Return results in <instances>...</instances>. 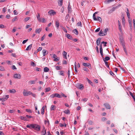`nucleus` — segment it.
<instances>
[{
    "mask_svg": "<svg viewBox=\"0 0 135 135\" xmlns=\"http://www.w3.org/2000/svg\"><path fill=\"white\" fill-rule=\"evenodd\" d=\"M121 5L120 4L115 7H113L110 11L111 12L114 11L116 9H117Z\"/></svg>",
    "mask_w": 135,
    "mask_h": 135,
    "instance_id": "nucleus-10",
    "label": "nucleus"
},
{
    "mask_svg": "<svg viewBox=\"0 0 135 135\" xmlns=\"http://www.w3.org/2000/svg\"><path fill=\"white\" fill-rule=\"evenodd\" d=\"M73 32L76 35H78V31L76 29H75L73 31Z\"/></svg>",
    "mask_w": 135,
    "mask_h": 135,
    "instance_id": "nucleus-30",
    "label": "nucleus"
},
{
    "mask_svg": "<svg viewBox=\"0 0 135 135\" xmlns=\"http://www.w3.org/2000/svg\"><path fill=\"white\" fill-rule=\"evenodd\" d=\"M45 92H47L51 90V89L50 88H48L45 89Z\"/></svg>",
    "mask_w": 135,
    "mask_h": 135,
    "instance_id": "nucleus-37",
    "label": "nucleus"
},
{
    "mask_svg": "<svg viewBox=\"0 0 135 135\" xmlns=\"http://www.w3.org/2000/svg\"><path fill=\"white\" fill-rule=\"evenodd\" d=\"M12 69L13 70L17 69V68L14 65H13L12 66Z\"/></svg>",
    "mask_w": 135,
    "mask_h": 135,
    "instance_id": "nucleus-56",
    "label": "nucleus"
},
{
    "mask_svg": "<svg viewBox=\"0 0 135 135\" xmlns=\"http://www.w3.org/2000/svg\"><path fill=\"white\" fill-rule=\"evenodd\" d=\"M67 54V53L66 52H65L64 51L63 52V56H66Z\"/></svg>",
    "mask_w": 135,
    "mask_h": 135,
    "instance_id": "nucleus-55",
    "label": "nucleus"
},
{
    "mask_svg": "<svg viewBox=\"0 0 135 135\" xmlns=\"http://www.w3.org/2000/svg\"><path fill=\"white\" fill-rule=\"evenodd\" d=\"M108 29L107 28H106L104 31H103V33L104 36H105L107 34V32L108 31Z\"/></svg>",
    "mask_w": 135,
    "mask_h": 135,
    "instance_id": "nucleus-18",
    "label": "nucleus"
},
{
    "mask_svg": "<svg viewBox=\"0 0 135 135\" xmlns=\"http://www.w3.org/2000/svg\"><path fill=\"white\" fill-rule=\"evenodd\" d=\"M15 78L20 79L21 78V75L20 74H15L13 76Z\"/></svg>",
    "mask_w": 135,
    "mask_h": 135,
    "instance_id": "nucleus-6",
    "label": "nucleus"
},
{
    "mask_svg": "<svg viewBox=\"0 0 135 135\" xmlns=\"http://www.w3.org/2000/svg\"><path fill=\"white\" fill-rule=\"evenodd\" d=\"M45 37V35L44 34L43 36L41 37V40H40L41 41H43Z\"/></svg>",
    "mask_w": 135,
    "mask_h": 135,
    "instance_id": "nucleus-45",
    "label": "nucleus"
},
{
    "mask_svg": "<svg viewBox=\"0 0 135 135\" xmlns=\"http://www.w3.org/2000/svg\"><path fill=\"white\" fill-rule=\"evenodd\" d=\"M55 26L57 29L59 28L60 23L58 21H56L55 22Z\"/></svg>",
    "mask_w": 135,
    "mask_h": 135,
    "instance_id": "nucleus-16",
    "label": "nucleus"
},
{
    "mask_svg": "<svg viewBox=\"0 0 135 135\" xmlns=\"http://www.w3.org/2000/svg\"><path fill=\"white\" fill-rule=\"evenodd\" d=\"M58 3L59 5L61 6L62 5L63 0H58Z\"/></svg>",
    "mask_w": 135,
    "mask_h": 135,
    "instance_id": "nucleus-20",
    "label": "nucleus"
},
{
    "mask_svg": "<svg viewBox=\"0 0 135 135\" xmlns=\"http://www.w3.org/2000/svg\"><path fill=\"white\" fill-rule=\"evenodd\" d=\"M48 13L51 15H54L56 14V12L54 10H51Z\"/></svg>",
    "mask_w": 135,
    "mask_h": 135,
    "instance_id": "nucleus-8",
    "label": "nucleus"
},
{
    "mask_svg": "<svg viewBox=\"0 0 135 135\" xmlns=\"http://www.w3.org/2000/svg\"><path fill=\"white\" fill-rule=\"evenodd\" d=\"M46 107V106H43L42 107V108L41 109V113L42 114H44V113L45 108V107Z\"/></svg>",
    "mask_w": 135,
    "mask_h": 135,
    "instance_id": "nucleus-19",
    "label": "nucleus"
},
{
    "mask_svg": "<svg viewBox=\"0 0 135 135\" xmlns=\"http://www.w3.org/2000/svg\"><path fill=\"white\" fill-rule=\"evenodd\" d=\"M83 69L84 71L88 72L89 71V70L86 67H84L83 68Z\"/></svg>",
    "mask_w": 135,
    "mask_h": 135,
    "instance_id": "nucleus-36",
    "label": "nucleus"
},
{
    "mask_svg": "<svg viewBox=\"0 0 135 135\" xmlns=\"http://www.w3.org/2000/svg\"><path fill=\"white\" fill-rule=\"evenodd\" d=\"M105 62V65L107 67V68H109V65H108V62Z\"/></svg>",
    "mask_w": 135,
    "mask_h": 135,
    "instance_id": "nucleus-61",
    "label": "nucleus"
},
{
    "mask_svg": "<svg viewBox=\"0 0 135 135\" xmlns=\"http://www.w3.org/2000/svg\"><path fill=\"white\" fill-rule=\"evenodd\" d=\"M42 22L43 23L45 22L46 20L45 18H42Z\"/></svg>",
    "mask_w": 135,
    "mask_h": 135,
    "instance_id": "nucleus-62",
    "label": "nucleus"
},
{
    "mask_svg": "<svg viewBox=\"0 0 135 135\" xmlns=\"http://www.w3.org/2000/svg\"><path fill=\"white\" fill-rule=\"evenodd\" d=\"M103 33V31H102V30H101L100 32H99V34L100 36H104Z\"/></svg>",
    "mask_w": 135,
    "mask_h": 135,
    "instance_id": "nucleus-32",
    "label": "nucleus"
},
{
    "mask_svg": "<svg viewBox=\"0 0 135 135\" xmlns=\"http://www.w3.org/2000/svg\"><path fill=\"white\" fill-rule=\"evenodd\" d=\"M88 123L90 125H92L93 123V122L92 121L90 120L89 122Z\"/></svg>",
    "mask_w": 135,
    "mask_h": 135,
    "instance_id": "nucleus-57",
    "label": "nucleus"
},
{
    "mask_svg": "<svg viewBox=\"0 0 135 135\" xmlns=\"http://www.w3.org/2000/svg\"><path fill=\"white\" fill-rule=\"evenodd\" d=\"M56 109V107L55 105H52L51 106L50 108V110H54Z\"/></svg>",
    "mask_w": 135,
    "mask_h": 135,
    "instance_id": "nucleus-22",
    "label": "nucleus"
},
{
    "mask_svg": "<svg viewBox=\"0 0 135 135\" xmlns=\"http://www.w3.org/2000/svg\"><path fill=\"white\" fill-rule=\"evenodd\" d=\"M71 6L70 5V2L69 3V4L68 6V10L69 12L70 11H71Z\"/></svg>",
    "mask_w": 135,
    "mask_h": 135,
    "instance_id": "nucleus-26",
    "label": "nucleus"
},
{
    "mask_svg": "<svg viewBox=\"0 0 135 135\" xmlns=\"http://www.w3.org/2000/svg\"><path fill=\"white\" fill-rule=\"evenodd\" d=\"M60 126L61 127H62L63 126L66 127V124H65L64 125L63 124H62L60 123Z\"/></svg>",
    "mask_w": 135,
    "mask_h": 135,
    "instance_id": "nucleus-41",
    "label": "nucleus"
},
{
    "mask_svg": "<svg viewBox=\"0 0 135 135\" xmlns=\"http://www.w3.org/2000/svg\"><path fill=\"white\" fill-rule=\"evenodd\" d=\"M42 52L44 56H45L48 54L47 51L45 49H43Z\"/></svg>",
    "mask_w": 135,
    "mask_h": 135,
    "instance_id": "nucleus-12",
    "label": "nucleus"
},
{
    "mask_svg": "<svg viewBox=\"0 0 135 135\" xmlns=\"http://www.w3.org/2000/svg\"><path fill=\"white\" fill-rule=\"evenodd\" d=\"M133 23L134 27L135 28V20L133 19Z\"/></svg>",
    "mask_w": 135,
    "mask_h": 135,
    "instance_id": "nucleus-64",
    "label": "nucleus"
},
{
    "mask_svg": "<svg viewBox=\"0 0 135 135\" xmlns=\"http://www.w3.org/2000/svg\"><path fill=\"white\" fill-rule=\"evenodd\" d=\"M56 68V69L57 70H59L61 69L60 68V66H57Z\"/></svg>",
    "mask_w": 135,
    "mask_h": 135,
    "instance_id": "nucleus-59",
    "label": "nucleus"
},
{
    "mask_svg": "<svg viewBox=\"0 0 135 135\" xmlns=\"http://www.w3.org/2000/svg\"><path fill=\"white\" fill-rule=\"evenodd\" d=\"M40 126L36 124H34V125L33 127L35 130L37 131H39L40 130Z\"/></svg>",
    "mask_w": 135,
    "mask_h": 135,
    "instance_id": "nucleus-1",
    "label": "nucleus"
},
{
    "mask_svg": "<svg viewBox=\"0 0 135 135\" xmlns=\"http://www.w3.org/2000/svg\"><path fill=\"white\" fill-rule=\"evenodd\" d=\"M77 25L78 26H81V22H79L77 24Z\"/></svg>",
    "mask_w": 135,
    "mask_h": 135,
    "instance_id": "nucleus-40",
    "label": "nucleus"
},
{
    "mask_svg": "<svg viewBox=\"0 0 135 135\" xmlns=\"http://www.w3.org/2000/svg\"><path fill=\"white\" fill-rule=\"evenodd\" d=\"M76 87L80 89H81L83 87V86L82 84H77L76 85Z\"/></svg>",
    "mask_w": 135,
    "mask_h": 135,
    "instance_id": "nucleus-9",
    "label": "nucleus"
},
{
    "mask_svg": "<svg viewBox=\"0 0 135 135\" xmlns=\"http://www.w3.org/2000/svg\"><path fill=\"white\" fill-rule=\"evenodd\" d=\"M26 111L27 112H28L30 113H31L32 112L31 110L30 109H26Z\"/></svg>",
    "mask_w": 135,
    "mask_h": 135,
    "instance_id": "nucleus-60",
    "label": "nucleus"
},
{
    "mask_svg": "<svg viewBox=\"0 0 135 135\" xmlns=\"http://www.w3.org/2000/svg\"><path fill=\"white\" fill-rule=\"evenodd\" d=\"M87 80L88 83L90 84L92 86H93V83L90 80H89L88 78H87Z\"/></svg>",
    "mask_w": 135,
    "mask_h": 135,
    "instance_id": "nucleus-29",
    "label": "nucleus"
},
{
    "mask_svg": "<svg viewBox=\"0 0 135 135\" xmlns=\"http://www.w3.org/2000/svg\"><path fill=\"white\" fill-rule=\"evenodd\" d=\"M60 95L61 96H62V97H64L66 98L67 97V96L66 95H65L64 94L62 93H61V94Z\"/></svg>",
    "mask_w": 135,
    "mask_h": 135,
    "instance_id": "nucleus-49",
    "label": "nucleus"
},
{
    "mask_svg": "<svg viewBox=\"0 0 135 135\" xmlns=\"http://www.w3.org/2000/svg\"><path fill=\"white\" fill-rule=\"evenodd\" d=\"M110 58L108 56L105 57V59H103V60L104 62H106V61H108L110 59Z\"/></svg>",
    "mask_w": 135,
    "mask_h": 135,
    "instance_id": "nucleus-25",
    "label": "nucleus"
},
{
    "mask_svg": "<svg viewBox=\"0 0 135 135\" xmlns=\"http://www.w3.org/2000/svg\"><path fill=\"white\" fill-rule=\"evenodd\" d=\"M30 17H27L26 18H25V21L26 22L27 21L29 20L30 19Z\"/></svg>",
    "mask_w": 135,
    "mask_h": 135,
    "instance_id": "nucleus-51",
    "label": "nucleus"
},
{
    "mask_svg": "<svg viewBox=\"0 0 135 135\" xmlns=\"http://www.w3.org/2000/svg\"><path fill=\"white\" fill-rule=\"evenodd\" d=\"M100 39L99 38H98L97 40L96 41V43H97V45L98 46L99 45V43L100 41Z\"/></svg>",
    "mask_w": 135,
    "mask_h": 135,
    "instance_id": "nucleus-31",
    "label": "nucleus"
},
{
    "mask_svg": "<svg viewBox=\"0 0 135 135\" xmlns=\"http://www.w3.org/2000/svg\"><path fill=\"white\" fill-rule=\"evenodd\" d=\"M93 20L94 21H98L100 22H102V19L101 18L99 17L98 16L97 18L96 17L95 15L93 14Z\"/></svg>",
    "mask_w": 135,
    "mask_h": 135,
    "instance_id": "nucleus-2",
    "label": "nucleus"
},
{
    "mask_svg": "<svg viewBox=\"0 0 135 135\" xmlns=\"http://www.w3.org/2000/svg\"><path fill=\"white\" fill-rule=\"evenodd\" d=\"M118 28L120 31L121 33L123 32L122 30V26L120 24H118Z\"/></svg>",
    "mask_w": 135,
    "mask_h": 135,
    "instance_id": "nucleus-14",
    "label": "nucleus"
},
{
    "mask_svg": "<svg viewBox=\"0 0 135 135\" xmlns=\"http://www.w3.org/2000/svg\"><path fill=\"white\" fill-rule=\"evenodd\" d=\"M127 15L128 18L129 19L130 17V13H129V11L128 8L127 9Z\"/></svg>",
    "mask_w": 135,
    "mask_h": 135,
    "instance_id": "nucleus-24",
    "label": "nucleus"
},
{
    "mask_svg": "<svg viewBox=\"0 0 135 135\" xmlns=\"http://www.w3.org/2000/svg\"><path fill=\"white\" fill-rule=\"evenodd\" d=\"M31 65L32 66H36V65L35 64V63L33 61L31 62Z\"/></svg>",
    "mask_w": 135,
    "mask_h": 135,
    "instance_id": "nucleus-47",
    "label": "nucleus"
},
{
    "mask_svg": "<svg viewBox=\"0 0 135 135\" xmlns=\"http://www.w3.org/2000/svg\"><path fill=\"white\" fill-rule=\"evenodd\" d=\"M17 18L16 16H15L14 18L12 20V21L14 22L15 21L17 20Z\"/></svg>",
    "mask_w": 135,
    "mask_h": 135,
    "instance_id": "nucleus-44",
    "label": "nucleus"
},
{
    "mask_svg": "<svg viewBox=\"0 0 135 135\" xmlns=\"http://www.w3.org/2000/svg\"><path fill=\"white\" fill-rule=\"evenodd\" d=\"M34 125V124H31L27 125L26 126V127L29 128L30 129H31L32 128H33Z\"/></svg>",
    "mask_w": 135,
    "mask_h": 135,
    "instance_id": "nucleus-13",
    "label": "nucleus"
},
{
    "mask_svg": "<svg viewBox=\"0 0 135 135\" xmlns=\"http://www.w3.org/2000/svg\"><path fill=\"white\" fill-rule=\"evenodd\" d=\"M28 40V39L26 40H24L22 42V44H24L25 43H26Z\"/></svg>",
    "mask_w": 135,
    "mask_h": 135,
    "instance_id": "nucleus-63",
    "label": "nucleus"
},
{
    "mask_svg": "<svg viewBox=\"0 0 135 135\" xmlns=\"http://www.w3.org/2000/svg\"><path fill=\"white\" fill-rule=\"evenodd\" d=\"M42 30L41 28L37 29L35 31V32L36 33H40Z\"/></svg>",
    "mask_w": 135,
    "mask_h": 135,
    "instance_id": "nucleus-17",
    "label": "nucleus"
},
{
    "mask_svg": "<svg viewBox=\"0 0 135 135\" xmlns=\"http://www.w3.org/2000/svg\"><path fill=\"white\" fill-rule=\"evenodd\" d=\"M67 37L69 39H71L72 38V36L69 34H67L66 35Z\"/></svg>",
    "mask_w": 135,
    "mask_h": 135,
    "instance_id": "nucleus-33",
    "label": "nucleus"
},
{
    "mask_svg": "<svg viewBox=\"0 0 135 135\" xmlns=\"http://www.w3.org/2000/svg\"><path fill=\"white\" fill-rule=\"evenodd\" d=\"M15 112V110H10L9 111V113H13Z\"/></svg>",
    "mask_w": 135,
    "mask_h": 135,
    "instance_id": "nucleus-54",
    "label": "nucleus"
},
{
    "mask_svg": "<svg viewBox=\"0 0 135 135\" xmlns=\"http://www.w3.org/2000/svg\"><path fill=\"white\" fill-rule=\"evenodd\" d=\"M32 44L30 45H29L27 47V48L26 49V50H30V49H31V47H32Z\"/></svg>",
    "mask_w": 135,
    "mask_h": 135,
    "instance_id": "nucleus-27",
    "label": "nucleus"
},
{
    "mask_svg": "<svg viewBox=\"0 0 135 135\" xmlns=\"http://www.w3.org/2000/svg\"><path fill=\"white\" fill-rule=\"evenodd\" d=\"M9 91L10 93H14L16 92V91L14 89H12L9 90Z\"/></svg>",
    "mask_w": 135,
    "mask_h": 135,
    "instance_id": "nucleus-28",
    "label": "nucleus"
},
{
    "mask_svg": "<svg viewBox=\"0 0 135 135\" xmlns=\"http://www.w3.org/2000/svg\"><path fill=\"white\" fill-rule=\"evenodd\" d=\"M55 97L58 98H61L62 97H61L60 94L57 93L53 94L50 96V97L51 98H53Z\"/></svg>",
    "mask_w": 135,
    "mask_h": 135,
    "instance_id": "nucleus-3",
    "label": "nucleus"
},
{
    "mask_svg": "<svg viewBox=\"0 0 135 135\" xmlns=\"http://www.w3.org/2000/svg\"><path fill=\"white\" fill-rule=\"evenodd\" d=\"M49 69L47 67H45L44 69V71L45 72H47L49 71Z\"/></svg>",
    "mask_w": 135,
    "mask_h": 135,
    "instance_id": "nucleus-34",
    "label": "nucleus"
},
{
    "mask_svg": "<svg viewBox=\"0 0 135 135\" xmlns=\"http://www.w3.org/2000/svg\"><path fill=\"white\" fill-rule=\"evenodd\" d=\"M60 74L61 75L64 76V71H60Z\"/></svg>",
    "mask_w": 135,
    "mask_h": 135,
    "instance_id": "nucleus-42",
    "label": "nucleus"
},
{
    "mask_svg": "<svg viewBox=\"0 0 135 135\" xmlns=\"http://www.w3.org/2000/svg\"><path fill=\"white\" fill-rule=\"evenodd\" d=\"M69 17V15L68 14H67L65 17V20H67L68 19V18Z\"/></svg>",
    "mask_w": 135,
    "mask_h": 135,
    "instance_id": "nucleus-52",
    "label": "nucleus"
},
{
    "mask_svg": "<svg viewBox=\"0 0 135 135\" xmlns=\"http://www.w3.org/2000/svg\"><path fill=\"white\" fill-rule=\"evenodd\" d=\"M62 29L65 32L67 33V31L66 29L63 27H62Z\"/></svg>",
    "mask_w": 135,
    "mask_h": 135,
    "instance_id": "nucleus-48",
    "label": "nucleus"
},
{
    "mask_svg": "<svg viewBox=\"0 0 135 135\" xmlns=\"http://www.w3.org/2000/svg\"><path fill=\"white\" fill-rule=\"evenodd\" d=\"M46 133V130L44 127H43L42 131L41 132V135H45Z\"/></svg>",
    "mask_w": 135,
    "mask_h": 135,
    "instance_id": "nucleus-7",
    "label": "nucleus"
},
{
    "mask_svg": "<svg viewBox=\"0 0 135 135\" xmlns=\"http://www.w3.org/2000/svg\"><path fill=\"white\" fill-rule=\"evenodd\" d=\"M47 123L49 125L50 124V123L48 120H45V124H47Z\"/></svg>",
    "mask_w": 135,
    "mask_h": 135,
    "instance_id": "nucleus-53",
    "label": "nucleus"
},
{
    "mask_svg": "<svg viewBox=\"0 0 135 135\" xmlns=\"http://www.w3.org/2000/svg\"><path fill=\"white\" fill-rule=\"evenodd\" d=\"M60 60V58L59 57H57L54 59V61H59Z\"/></svg>",
    "mask_w": 135,
    "mask_h": 135,
    "instance_id": "nucleus-38",
    "label": "nucleus"
},
{
    "mask_svg": "<svg viewBox=\"0 0 135 135\" xmlns=\"http://www.w3.org/2000/svg\"><path fill=\"white\" fill-rule=\"evenodd\" d=\"M125 21V18H124V17H123L122 19V23L123 25H124Z\"/></svg>",
    "mask_w": 135,
    "mask_h": 135,
    "instance_id": "nucleus-50",
    "label": "nucleus"
},
{
    "mask_svg": "<svg viewBox=\"0 0 135 135\" xmlns=\"http://www.w3.org/2000/svg\"><path fill=\"white\" fill-rule=\"evenodd\" d=\"M76 62H75V72H76V73H78V70H77V68L76 67Z\"/></svg>",
    "mask_w": 135,
    "mask_h": 135,
    "instance_id": "nucleus-39",
    "label": "nucleus"
},
{
    "mask_svg": "<svg viewBox=\"0 0 135 135\" xmlns=\"http://www.w3.org/2000/svg\"><path fill=\"white\" fill-rule=\"evenodd\" d=\"M107 120V119L105 117H103V118H102V120L103 121H104L105 120Z\"/></svg>",
    "mask_w": 135,
    "mask_h": 135,
    "instance_id": "nucleus-58",
    "label": "nucleus"
},
{
    "mask_svg": "<svg viewBox=\"0 0 135 135\" xmlns=\"http://www.w3.org/2000/svg\"><path fill=\"white\" fill-rule=\"evenodd\" d=\"M64 112L66 114H70V111L69 109L65 110L64 111Z\"/></svg>",
    "mask_w": 135,
    "mask_h": 135,
    "instance_id": "nucleus-23",
    "label": "nucleus"
},
{
    "mask_svg": "<svg viewBox=\"0 0 135 135\" xmlns=\"http://www.w3.org/2000/svg\"><path fill=\"white\" fill-rule=\"evenodd\" d=\"M23 94L24 96H27L32 94V92L30 91H27L25 89H24Z\"/></svg>",
    "mask_w": 135,
    "mask_h": 135,
    "instance_id": "nucleus-4",
    "label": "nucleus"
},
{
    "mask_svg": "<svg viewBox=\"0 0 135 135\" xmlns=\"http://www.w3.org/2000/svg\"><path fill=\"white\" fill-rule=\"evenodd\" d=\"M104 105L107 109H110V107L109 104L106 103L104 104Z\"/></svg>",
    "mask_w": 135,
    "mask_h": 135,
    "instance_id": "nucleus-15",
    "label": "nucleus"
},
{
    "mask_svg": "<svg viewBox=\"0 0 135 135\" xmlns=\"http://www.w3.org/2000/svg\"><path fill=\"white\" fill-rule=\"evenodd\" d=\"M9 95H5L6 98H2V102H4L8 98H9Z\"/></svg>",
    "mask_w": 135,
    "mask_h": 135,
    "instance_id": "nucleus-11",
    "label": "nucleus"
},
{
    "mask_svg": "<svg viewBox=\"0 0 135 135\" xmlns=\"http://www.w3.org/2000/svg\"><path fill=\"white\" fill-rule=\"evenodd\" d=\"M35 81L34 80H32L29 81L28 82V83L31 84H34L35 83Z\"/></svg>",
    "mask_w": 135,
    "mask_h": 135,
    "instance_id": "nucleus-35",
    "label": "nucleus"
},
{
    "mask_svg": "<svg viewBox=\"0 0 135 135\" xmlns=\"http://www.w3.org/2000/svg\"><path fill=\"white\" fill-rule=\"evenodd\" d=\"M20 118L21 119L24 120H26V121L27 120V118L26 117H23V116H21L20 117Z\"/></svg>",
    "mask_w": 135,
    "mask_h": 135,
    "instance_id": "nucleus-21",
    "label": "nucleus"
},
{
    "mask_svg": "<svg viewBox=\"0 0 135 135\" xmlns=\"http://www.w3.org/2000/svg\"><path fill=\"white\" fill-rule=\"evenodd\" d=\"M0 70L1 71H3L4 70V67L0 66Z\"/></svg>",
    "mask_w": 135,
    "mask_h": 135,
    "instance_id": "nucleus-46",
    "label": "nucleus"
},
{
    "mask_svg": "<svg viewBox=\"0 0 135 135\" xmlns=\"http://www.w3.org/2000/svg\"><path fill=\"white\" fill-rule=\"evenodd\" d=\"M83 65L85 67H88V68L90 69H91V67L90 64L89 63H83Z\"/></svg>",
    "mask_w": 135,
    "mask_h": 135,
    "instance_id": "nucleus-5",
    "label": "nucleus"
},
{
    "mask_svg": "<svg viewBox=\"0 0 135 135\" xmlns=\"http://www.w3.org/2000/svg\"><path fill=\"white\" fill-rule=\"evenodd\" d=\"M123 50L125 52L126 54L127 55V51L126 49L125 46L123 47Z\"/></svg>",
    "mask_w": 135,
    "mask_h": 135,
    "instance_id": "nucleus-43",
    "label": "nucleus"
}]
</instances>
